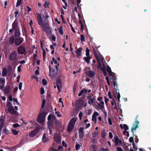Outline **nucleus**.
I'll return each instance as SVG.
<instances>
[{"mask_svg": "<svg viewBox=\"0 0 151 151\" xmlns=\"http://www.w3.org/2000/svg\"><path fill=\"white\" fill-rule=\"evenodd\" d=\"M47 119L48 126L52 125L53 123L56 124L58 122V121L53 114L49 115L47 117Z\"/></svg>", "mask_w": 151, "mask_h": 151, "instance_id": "1", "label": "nucleus"}, {"mask_svg": "<svg viewBox=\"0 0 151 151\" xmlns=\"http://www.w3.org/2000/svg\"><path fill=\"white\" fill-rule=\"evenodd\" d=\"M77 120V118L75 117L72 118L70 120L67 129L68 132H70L73 129L75 123Z\"/></svg>", "mask_w": 151, "mask_h": 151, "instance_id": "2", "label": "nucleus"}, {"mask_svg": "<svg viewBox=\"0 0 151 151\" xmlns=\"http://www.w3.org/2000/svg\"><path fill=\"white\" fill-rule=\"evenodd\" d=\"M46 115L45 113L44 112L40 114L37 117V122L40 124H42L45 121Z\"/></svg>", "mask_w": 151, "mask_h": 151, "instance_id": "3", "label": "nucleus"}, {"mask_svg": "<svg viewBox=\"0 0 151 151\" xmlns=\"http://www.w3.org/2000/svg\"><path fill=\"white\" fill-rule=\"evenodd\" d=\"M88 104L91 105H93V103L96 100V98L91 94H90L87 97Z\"/></svg>", "mask_w": 151, "mask_h": 151, "instance_id": "4", "label": "nucleus"}, {"mask_svg": "<svg viewBox=\"0 0 151 151\" xmlns=\"http://www.w3.org/2000/svg\"><path fill=\"white\" fill-rule=\"evenodd\" d=\"M17 53L16 51H12L9 55V59L12 61L17 60H18L17 58Z\"/></svg>", "mask_w": 151, "mask_h": 151, "instance_id": "5", "label": "nucleus"}, {"mask_svg": "<svg viewBox=\"0 0 151 151\" xmlns=\"http://www.w3.org/2000/svg\"><path fill=\"white\" fill-rule=\"evenodd\" d=\"M114 139L115 143V145L116 146H122L123 145L122 141L119 139L117 136H115L114 137Z\"/></svg>", "mask_w": 151, "mask_h": 151, "instance_id": "6", "label": "nucleus"}, {"mask_svg": "<svg viewBox=\"0 0 151 151\" xmlns=\"http://www.w3.org/2000/svg\"><path fill=\"white\" fill-rule=\"evenodd\" d=\"M95 56L97 59V60L98 62V64L100 63L101 62L102 63H104L105 61L103 57L101 55H95Z\"/></svg>", "mask_w": 151, "mask_h": 151, "instance_id": "7", "label": "nucleus"}, {"mask_svg": "<svg viewBox=\"0 0 151 151\" xmlns=\"http://www.w3.org/2000/svg\"><path fill=\"white\" fill-rule=\"evenodd\" d=\"M8 111L10 113L14 115H17L18 112L15 110L13 107L8 108Z\"/></svg>", "mask_w": 151, "mask_h": 151, "instance_id": "8", "label": "nucleus"}, {"mask_svg": "<svg viewBox=\"0 0 151 151\" xmlns=\"http://www.w3.org/2000/svg\"><path fill=\"white\" fill-rule=\"evenodd\" d=\"M25 49L22 46H19L18 48L17 51L20 54H23L26 51Z\"/></svg>", "mask_w": 151, "mask_h": 151, "instance_id": "9", "label": "nucleus"}, {"mask_svg": "<svg viewBox=\"0 0 151 151\" xmlns=\"http://www.w3.org/2000/svg\"><path fill=\"white\" fill-rule=\"evenodd\" d=\"M23 40L22 38H17L15 40V44L17 45H19L22 42Z\"/></svg>", "mask_w": 151, "mask_h": 151, "instance_id": "10", "label": "nucleus"}, {"mask_svg": "<svg viewBox=\"0 0 151 151\" xmlns=\"http://www.w3.org/2000/svg\"><path fill=\"white\" fill-rule=\"evenodd\" d=\"M113 93L114 97L115 98L117 99L118 102H120V95L119 91H118V92H116V94L115 93L114 91H113Z\"/></svg>", "mask_w": 151, "mask_h": 151, "instance_id": "11", "label": "nucleus"}, {"mask_svg": "<svg viewBox=\"0 0 151 151\" xmlns=\"http://www.w3.org/2000/svg\"><path fill=\"white\" fill-rule=\"evenodd\" d=\"M107 72L109 73V74L111 77H112L114 78V73L112 72L111 70V69L110 67L109 66H107Z\"/></svg>", "mask_w": 151, "mask_h": 151, "instance_id": "12", "label": "nucleus"}, {"mask_svg": "<svg viewBox=\"0 0 151 151\" xmlns=\"http://www.w3.org/2000/svg\"><path fill=\"white\" fill-rule=\"evenodd\" d=\"M37 14V18L39 24L40 25H42L43 24L41 15L39 14Z\"/></svg>", "mask_w": 151, "mask_h": 151, "instance_id": "13", "label": "nucleus"}, {"mask_svg": "<svg viewBox=\"0 0 151 151\" xmlns=\"http://www.w3.org/2000/svg\"><path fill=\"white\" fill-rule=\"evenodd\" d=\"M54 139L55 141L58 143H60L61 141L60 137L59 135H56L55 136Z\"/></svg>", "mask_w": 151, "mask_h": 151, "instance_id": "14", "label": "nucleus"}, {"mask_svg": "<svg viewBox=\"0 0 151 151\" xmlns=\"http://www.w3.org/2000/svg\"><path fill=\"white\" fill-rule=\"evenodd\" d=\"M38 132V130L37 129H35L29 133V136L32 137H34L37 134Z\"/></svg>", "mask_w": 151, "mask_h": 151, "instance_id": "15", "label": "nucleus"}, {"mask_svg": "<svg viewBox=\"0 0 151 151\" xmlns=\"http://www.w3.org/2000/svg\"><path fill=\"white\" fill-rule=\"evenodd\" d=\"M56 84L58 91H60L62 87V85L61 82L60 81H56Z\"/></svg>", "mask_w": 151, "mask_h": 151, "instance_id": "16", "label": "nucleus"}, {"mask_svg": "<svg viewBox=\"0 0 151 151\" xmlns=\"http://www.w3.org/2000/svg\"><path fill=\"white\" fill-rule=\"evenodd\" d=\"M50 73L49 74V75L51 77V78H53L54 77H55L56 76V74H55L54 72L50 68Z\"/></svg>", "mask_w": 151, "mask_h": 151, "instance_id": "17", "label": "nucleus"}, {"mask_svg": "<svg viewBox=\"0 0 151 151\" xmlns=\"http://www.w3.org/2000/svg\"><path fill=\"white\" fill-rule=\"evenodd\" d=\"M104 103L103 101H101L98 104V108L100 109H102L104 108Z\"/></svg>", "mask_w": 151, "mask_h": 151, "instance_id": "18", "label": "nucleus"}, {"mask_svg": "<svg viewBox=\"0 0 151 151\" xmlns=\"http://www.w3.org/2000/svg\"><path fill=\"white\" fill-rule=\"evenodd\" d=\"M120 126L121 129H122L124 128L125 130H127L129 129L128 126L125 124H124L123 125L120 124Z\"/></svg>", "mask_w": 151, "mask_h": 151, "instance_id": "19", "label": "nucleus"}, {"mask_svg": "<svg viewBox=\"0 0 151 151\" xmlns=\"http://www.w3.org/2000/svg\"><path fill=\"white\" fill-rule=\"evenodd\" d=\"M45 30L46 32L48 34H50L51 33V29L48 27H44Z\"/></svg>", "mask_w": 151, "mask_h": 151, "instance_id": "20", "label": "nucleus"}, {"mask_svg": "<svg viewBox=\"0 0 151 151\" xmlns=\"http://www.w3.org/2000/svg\"><path fill=\"white\" fill-rule=\"evenodd\" d=\"M84 100L83 99H80L76 101V104L78 105H82L83 103Z\"/></svg>", "mask_w": 151, "mask_h": 151, "instance_id": "21", "label": "nucleus"}, {"mask_svg": "<svg viewBox=\"0 0 151 151\" xmlns=\"http://www.w3.org/2000/svg\"><path fill=\"white\" fill-rule=\"evenodd\" d=\"M48 140V138L47 137H46V135L45 134H44L43 135L42 137V141L44 142L45 143L47 142Z\"/></svg>", "mask_w": 151, "mask_h": 151, "instance_id": "22", "label": "nucleus"}, {"mask_svg": "<svg viewBox=\"0 0 151 151\" xmlns=\"http://www.w3.org/2000/svg\"><path fill=\"white\" fill-rule=\"evenodd\" d=\"M79 133L80 136L81 137H83V128H81L79 130Z\"/></svg>", "mask_w": 151, "mask_h": 151, "instance_id": "23", "label": "nucleus"}, {"mask_svg": "<svg viewBox=\"0 0 151 151\" xmlns=\"http://www.w3.org/2000/svg\"><path fill=\"white\" fill-rule=\"evenodd\" d=\"M139 122L137 121L135 122V124L134 125L132 128V130H135L137 127V125L139 124Z\"/></svg>", "mask_w": 151, "mask_h": 151, "instance_id": "24", "label": "nucleus"}, {"mask_svg": "<svg viewBox=\"0 0 151 151\" xmlns=\"http://www.w3.org/2000/svg\"><path fill=\"white\" fill-rule=\"evenodd\" d=\"M103 68H101V69L103 72V73L105 76H107V74L105 70V66L104 64H103Z\"/></svg>", "mask_w": 151, "mask_h": 151, "instance_id": "25", "label": "nucleus"}, {"mask_svg": "<svg viewBox=\"0 0 151 151\" xmlns=\"http://www.w3.org/2000/svg\"><path fill=\"white\" fill-rule=\"evenodd\" d=\"M111 80H112L111 82L112 83V84L114 86H115L116 85V78L114 77V78H113L112 77H111Z\"/></svg>", "mask_w": 151, "mask_h": 151, "instance_id": "26", "label": "nucleus"}, {"mask_svg": "<svg viewBox=\"0 0 151 151\" xmlns=\"http://www.w3.org/2000/svg\"><path fill=\"white\" fill-rule=\"evenodd\" d=\"M7 71L6 68H3V71L2 73V76L3 77L5 76L7 74Z\"/></svg>", "mask_w": 151, "mask_h": 151, "instance_id": "27", "label": "nucleus"}, {"mask_svg": "<svg viewBox=\"0 0 151 151\" xmlns=\"http://www.w3.org/2000/svg\"><path fill=\"white\" fill-rule=\"evenodd\" d=\"M88 76L90 77H93L95 75V73L94 71H90L88 73Z\"/></svg>", "mask_w": 151, "mask_h": 151, "instance_id": "28", "label": "nucleus"}, {"mask_svg": "<svg viewBox=\"0 0 151 151\" xmlns=\"http://www.w3.org/2000/svg\"><path fill=\"white\" fill-rule=\"evenodd\" d=\"M59 32L61 35H63V34L62 27L60 26L58 29Z\"/></svg>", "mask_w": 151, "mask_h": 151, "instance_id": "29", "label": "nucleus"}, {"mask_svg": "<svg viewBox=\"0 0 151 151\" xmlns=\"http://www.w3.org/2000/svg\"><path fill=\"white\" fill-rule=\"evenodd\" d=\"M84 59L86 62L88 63L89 62V60L91 59V57L90 56H87V57H84Z\"/></svg>", "mask_w": 151, "mask_h": 151, "instance_id": "30", "label": "nucleus"}, {"mask_svg": "<svg viewBox=\"0 0 151 151\" xmlns=\"http://www.w3.org/2000/svg\"><path fill=\"white\" fill-rule=\"evenodd\" d=\"M14 41V38L13 36H12L10 39L9 42L11 44H13Z\"/></svg>", "mask_w": 151, "mask_h": 151, "instance_id": "31", "label": "nucleus"}, {"mask_svg": "<svg viewBox=\"0 0 151 151\" xmlns=\"http://www.w3.org/2000/svg\"><path fill=\"white\" fill-rule=\"evenodd\" d=\"M82 51V49L81 48H79L77 51L76 53L78 55L80 56L81 55V52Z\"/></svg>", "mask_w": 151, "mask_h": 151, "instance_id": "32", "label": "nucleus"}, {"mask_svg": "<svg viewBox=\"0 0 151 151\" xmlns=\"http://www.w3.org/2000/svg\"><path fill=\"white\" fill-rule=\"evenodd\" d=\"M96 147L95 145H92L90 146V149L92 151H95Z\"/></svg>", "mask_w": 151, "mask_h": 151, "instance_id": "33", "label": "nucleus"}, {"mask_svg": "<svg viewBox=\"0 0 151 151\" xmlns=\"http://www.w3.org/2000/svg\"><path fill=\"white\" fill-rule=\"evenodd\" d=\"M5 80L4 78H0V85L2 83H5Z\"/></svg>", "mask_w": 151, "mask_h": 151, "instance_id": "34", "label": "nucleus"}, {"mask_svg": "<svg viewBox=\"0 0 151 151\" xmlns=\"http://www.w3.org/2000/svg\"><path fill=\"white\" fill-rule=\"evenodd\" d=\"M89 52L90 50L88 48H86V55L87 56H90Z\"/></svg>", "mask_w": 151, "mask_h": 151, "instance_id": "35", "label": "nucleus"}, {"mask_svg": "<svg viewBox=\"0 0 151 151\" xmlns=\"http://www.w3.org/2000/svg\"><path fill=\"white\" fill-rule=\"evenodd\" d=\"M98 134V132L97 131H94L92 134L93 137H96Z\"/></svg>", "mask_w": 151, "mask_h": 151, "instance_id": "36", "label": "nucleus"}, {"mask_svg": "<svg viewBox=\"0 0 151 151\" xmlns=\"http://www.w3.org/2000/svg\"><path fill=\"white\" fill-rule=\"evenodd\" d=\"M22 0H18L16 4V6L18 7L19 6Z\"/></svg>", "mask_w": 151, "mask_h": 151, "instance_id": "37", "label": "nucleus"}, {"mask_svg": "<svg viewBox=\"0 0 151 151\" xmlns=\"http://www.w3.org/2000/svg\"><path fill=\"white\" fill-rule=\"evenodd\" d=\"M48 127L49 128L50 131V134H52V133L53 132L52 130V125H49V126H48Z\"/></svg>", "mask_w": 151, "mask_h": 151, "instance_id": "38", "label": "nucleus"}, {"mask_svg": "<svg viewBox=\"0 0 151 151\" xmlns=\"http://www.w3.org/2000/svg\"><path fill=\"white\" fill-rule=\"evenodd\" d=\"M12 133L15 135L17 134L18 133V132L15 129H12Z\"/></svg>", "mask_w": 151, "mask_h": 151, "instance_id": "39", "label": "nucleus"}, {"mask_svg": "<svg viewBox=\"0 0 151 151\" xmlns=\"http://www.w3.org/2000/svg\"><path fill=\"white\" fill-rule=\"evenodd\" d=\"M81 40L82 42L84 41L85 40V37L83 35L81 36Z\"/></svg>", "mask_w": 151, "mask_h": 151, "instance_id": "40", "label": "nucleus"}, {"mask_svg": "<svg viewBox=\"0 0 151 151\" xmlns=\"http://www.w3.org/2000/svg\"><path fill=\"white\" fill-rule=\"evenodd\" d=\"M104 101L106 105L107 104V102L109 101V99L107 98L105 96L104 97Z\"/></svg>", "mask_w": 151, "mask_h": 151, "instance_id": "41", "label": "nucleus"}, {"mask_svg": "<svg viewBox=\"0 0 151 151\" xmlns=\"http://www.w3.org/2000/svg\"><path fill=\"white\" fill-rule=\"evenodd\" d=\"M49 3L47 1H45V4H44V6L45 8H47L48 7Z\"/></svg>", "mask_w": 151, "mask_h": 151, "instance_id": "42", "label": "nucleus"}, {"mask_svg": "<svg viewBox=\"0 0 151 151\" xmlns=\"http://www.w3.org/2000/svg\"><path fill=\"white\" fill-rule=\"evenodd\" d=\"M92 120L96 123V117L93 115L92 116Z\"/></svg>", "mask_w": 151, "mask_h": 151, "instance_id": "43", "label": "nucleus"}, {"mask_svg": "<svg viewBox=\"0 0 151 151\" xmlns=\"http://www.w3.org/2000/svg\"><path fill=\"white\" fill-rule=\"evenodd\" d=\"M22 83L21 82H20L19 84V89L21 90L22 89Z\"/></svg>", "mask_w": 151, "mask_h": 151, "instance_id": "44", "label": "nucleus"}, {"mask_svg": "<svg viewBox=\"0 0 151 151\" xmlns=\"http://www.w3.org/2000/svg\"><path fill=\"white\" fill-rule=\"evenodd\" d=\"M3 131L6 134H8L9 133V131L6 128L4 129Z\"/></svg>", "mask_w": 151, "mask_h": 151, "instance_id": "45", "label": "nucleus"}, {"mask_svg": "<svg viewBox=\"0 0 151 151\" xmlns=\"http://www.w3.org/2000/svg\"><path fill=\"white\" fill-rule=\"evenodd\" d=\"M12 104L11 102H8L7 103L6 106L8 107V108H9L10 107H12Z\"/></svg>", "mask_w": 151, "mask_h": 151, "instance_id": "46", "label": "nucleus"}, {"mask_svg": "<svg viewBox=\"0 0 151 151\" xmlns=\"http://www.w3.org/2000/svg\"><path fill=\"white\" fill-rule=\"evenodd\" d=\"M40 92L41 94H42L44 93L45 91L43 87H41L40 90Z\"/></svg>", "mask_w": 151, "mask_h": 151, "instance_id": "47", "label": "nucleus"}, {"mask_svg": "<svg viewBox=\"0 0 151 151\" xmlns=\"http://www.w3.org/2000/svg\"><path fill=\"white\" fill-rule=\"evenodd\" d=\"M81 147V145L79 144H76V150H78L80 149Z\"/></svg>", "mask_w": 151, "mask_h": 151, "instance_id": "48", "label": "nucleus"}, {"mask_svg": "<svg viewBox=\"0 0 151 151\" xmlns=\"http://www.w3.org/2000/svg\"><path fill=\"white\" fill-rule=\"evenodd\" d=\"M83 114L82 112H80L79 114V117L80 120L81 119Z\"/></svg>", "mask_w": 151, "mask_h": 151, "instance_id": "49", "label": "nucleus"}, {"mask_svg": "<svg viewBox=\"0 0 151 151\" xmlns=\"http://www.w3.org/2000/svg\"><path fill=\"white\" fill-rule=\"evenodd\" d=\"M42 82L43 83V84L44 85H46L47 84V81L45 79H43V80L42 81Z\"/></svg>", "mask_w": 151, "mask_h": 151, "instance_id": "50", "label": "nucleus"}, {"mask_svg": "<svg viewBox=\"0 0 151 151\" xmlns=\"http://www.w3.org/2000/svg\"><path fill=\"white\" fill-rule=\"evenodd\" d=\"M84 90H82L81 92L78 93V96H81L84 93Z\"/></svg>", "mask_w": 151, "mask_h": 151, "instance_id": "51", "label": "nucleus"}, {"mask_svg": "<svg viewBox=\"0 0 151 151\" xmlns=\"http://www.w3.org/2000/svg\"><path fill=\"white\" fill-rule=\"evenodd\" d=\"M102 137L103 138L105 137V132L104 131H102L101 132Z\"/></svg>", "mask_w": 151, "mask_h": 151, "instance_id": "52", "label": "nucleus"}, {"mask_svg": "<svg viewBox=\"0 0 151 151\" xmlns=\"http://www.w3.org/2000/svg\"><path fill=\"white\" fill-rule=\"evenodd\" d=\"M106 80L107 83H108V85L109 86L110 85V83L109 81V79L108 77L106 76Z\"/></svg>", "mask_w": 151, "mask_h": 151, "instance_id": "53", "label": "nucleus"}, {"mask_svg": "<svg viewBox=\"0 0 151 151\" xmlns=\"http://www.w3.org/2000/svg\"><path fill=\"white\" fill-rule=\"evenodd\" d=\"M1 84V85L0 86V89L1 90H3L4 87L5 83H2Z\"/></svg>", "mask_w": 151, "mask_h": 151, "instance_id": "54", "label": "nucleus"}, {"mask_svg": "<svg viewBox=\"0 0 151 151\" xmlns=\"http://www.w3.org/2000/svg\"><path fill=\"white\" fill-rule=\"evenodd\" d=\"M20 35V33L18 30H16L15 31V35L16 36H19Z\"/></svg>", "mask_w": 151, "mask_h": 151, "instance_id": "55", "label": "nucleus"}, {"mask_svg": "<svg viewBox=\"0 0 151 151\" xmlns=\"http://www.w3.org/2000/svg\"><path fill=\"white\" fill-rule=\"evenodd\" d=\"M99 114L98 112H95L94 113L93 116L96 117L99 115Z\"/></svg>", "mask_w": 151, "mask_h": 151, "instance_id": "56", "label": "nucleus"}, {"mask_svg": "<svg viewBox=\"0 0 151 151\" xmlns=\"http://www.w3.org/2000/svg\"><path fill=\"white\" fill-rule=\"evenodd\" d=\"M55 113L59 117L61 116V115L60 114V112L59 111H55Z\"/></svg>", "mask_w": 151, "mask_h": 151, "instance_id": "57", "label": "nucleus"}, {"mask_svg": "<svg viewBox=\"0 0 151 151\" xmlns=\"http://www.w3.org/2000/svg\"><path fill=\"white\" fill-rule=\"evenodd\" d=\"M116 150L118 151H123L122 149L119 147H117Z\"/></svg>", "mask_w": 151, "mask_h": 151, "instance_id": "58", "label": "nucleus"}, {"mask_svg": "<svg viewBox=\"0 0 151 151\" xmlns=\"http://www.w3.org/2000/svg\"><path fill=\"white\" fill-rule=\"evenodd\" d=\"M49 151H60L59 150H58L55 149L53 148H51L49 149Z\"/></svg>", "mask_w": 151, "mask_h": 151, "instance_id": "59", "label": "nucleus"}, {"mask_svg": "<svg viewBox=\"0 0 151 151\" xmlns=\"http://www.w3.org/2000/svg\"><path fill=\"white\" fill-rule=\"evenodd\" d=\"M132 145H133V148L134 149V150H137V148L136 147V145H135V144H134V142H133V144H132Z\"/></svg>", "mask_w": 151, "mask_h": 151, "instance_id": "60", "label": "nucleus"}, {"mask_svg": "<svg viewBox=\"0 0 151 151\" xmlns=\"http://www.w3.org/2000/svg\"><path fill=\"white\" fill-rule=\"evenodd\" d=\"M19 125L17 123H15V124H13V126L15 128L19 127Z\"/></svg>", "mask_w": 151, "mask_h": 151, "instance_id": "61", "label": "nucleus"}, {"mask_svg": "<svg viewBox=\"0 0 151 151\" xmlns=\"http://www.w3.org/2000/svg\"><path fill=\"white\" fill-rule=\"evenodd\" d=\"M109 136L110 139H112L113 137V134L111 132L109 133Z\"/></svg>", "mask_w": 151, "mask_h": 151, "instance_id": "62", "label": "nucleus"}, {"mask_svg": "<svg viewBox=\"0 0 151 151\" xmlns=\"http://www.w3.org/2000/svg\"><path fill=\"white\" fill-rule=\"evenodd\" d=\"M129 142H132L133 143V138L132 137H130L129 139Z\"/></svg>", "mask_w": 151, "mask_h": 151, "instance_id": "63", "label": "nucleus"}, {"mask_svg": "<svg viewBox=\"0 0 151 151\" xmlns=\"http://www.w3.org/2000/svg\"><path fill=\"white\" fill-rule=\"evenodd\" d=\"M52 59L53 61V62L54 63L57 64L58 63V62H57L56 60L55 59V58H52Z\"/></svg>", "mask_w": 151, "mask_h": 151, "instance_id": "64", "label": "nucleus"}]
</instances>
